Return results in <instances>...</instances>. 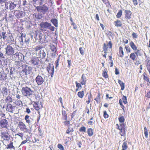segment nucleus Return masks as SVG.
Returning <instances> with one entry per match:
<instances>
[{"label":"nucleus","mask_w":150,"mask_h":150,"mask_svg":"<svg viewBox=\"0 0 150 150\" xmlns=\"http://www.w3.org/2000/svg\"><path fill=\"white\" fill-rule=\"evenodd\" d=\"M79 131L80 132H86V128L84 126L81 127L79 128Z\"/></svg>","instance_id":"nucleus-40"},{"label":"nucleus","mask_w":150,"mask_h":150,"mask_svg":"<svg viewBox=\"0 0 150 150\" xmlns=\"http://www.w3.org/2000/svg\"><path fill=\"white\" fill-rule=\"evenodd\" d=\"M107 46L109 47V48L110 49H111L112 48V44L111 41H110L108 42L107 44Z\"/></svg>","instance_id":"nucleus-63"},{"label":"nucleus","mask_w":150,"mask_h":150,"mask_svg":"<svg viewBox=\"0 0 150 150\" xmlns=\"http://www.w3.org/2000/svg\"><path fill=\"white\" fill-rule=\"evenodd\" d=\"M115 26L117 27H120L122 25V23L121 21L118 20L114 22Z\"/></svg>","instance_id":"nucleus-28"},{"label":"nucleus","mask_w":150,"mask_h":150,"mask_svg":"<svg viewBox=\"0 0 150 150\" xmlns=\"http://www.w3.org/2000/svg\"><path fill=\"white\" fill-rule=\"evenodd\" d=\"M7 146V149L13 148L14 147V146L13 145V142H11L9 144H8Z\"/></svg>","instance_id":"nucleus-54"},{"label":"nucleus","mask_w":150,"mask_h":150,"mask_svg":"<svg viewBox=\"0 0 150 150\" xmlns=\"http://www.w3.org/2000/svg\"><path fill=\"white\" fill-rule=\"evenodd\" d=\"M84 91H79L78 93V96L79 98H82L84 95Z\"/></svg>","instance_id":"nucleus-36"},{"label":"nucleus","mask_w":150,"mask_h":150,"mask_svg":"<svg viewBox=\"0 0 150 150\" xmlns=\"http://www.w3.org/2000/svg\"><path fill=\"white\" fill-rule=\"evenodd\" d=\"M39 1V5H40L42 4L43 2L44 1V0H33V1L34 3H36L38 1Z\"/></svg>","instance_id":"nucleus-55"},{"label":"nucleus","mask_w":150,"mask_h":150,"mask_svg":"<svg viewBox=\"0 0 150 150\" xmlns=\"http://www.w3.org/2000/svg\"><path fill=\"white\" fill-rule=\"evenodd\" d=\"M122 14V11L121 10H120L116 15V17L117 18H120Z\"/></svg>","instance_id":"nucleus-46"},{"label":"nucleus","mask_w":150,"mask_h":150,"mask_svg":"<svg viewBox=\"0 0 150 150\" xmlns=\"http://www.w3.org/2000/svg\"><path fill=\"white\" fill-rule=\"evenodd\" d=\"M46 52H47V50L45 49L44 50L41 49L38 54V57L42 59L45 58L46 56Z\"/></svg>","instance_id":"nucleus-11"},{"label":"nucleus","mask_w":150,"mask_h":150,"mask_svg":"<svg viewBox=\"0 0 150 150\" xmlns=\"http://www.w3.org/2000/svg\"><path fill=\"white\" fill-rule=\"evenodd\" d=\"M37 16H36V18L38 19H40L44 17V14L40 12H38Z\"/></svg>","instance_id":"nucleus-24"},{"label":"nucleus","mask_w":150,"mask_h":150,"mask_svg":"<svg viewBox=\"0 0 150 150\" xmlns=\"http://www.w3.org/2000/svg\"><path fill=\"white\" fill-rule=\"evenodd\" d=\"M37 103L38 102H35V104L33 105V106L35 108V109L36 110L38 111L39 110L40 108L38 106Z\"/></svg>","instance_id":"nucleus-50"},{"label":"nucleus","mask_w":150,"mask_h":150,"mask_svg":"<svg viewBox=\"0 0 150 150\" xmlns=\"http://www.w3.org/2000/svg\"><path fill=\"white\" fill-rule=\"evenodd\" d=\"M135 53H131L130 55V58L132 59L133 61L135 60V58L136 57V55Z\"/></svg>","instance_id":"nucleus-35"},{"label":"nucleus","mask_w":150,"mask_h":150,"mask_svg":"<svg viewBox=\"0 0 150 150\" xmlns=\"http://www.w3.org/2000/svg\"><path fill=\"white\" fill-rule=\"evenodd\" d=\"M21 92L23 96L28 97L33 94L34 91L30 88L25 87L22 88Z\"/></svg>","instance_id":"nucleus-3"},{"label":"nucleus","mask_w":150,"mask_h":150,"mask_svg":"<svg viewBox=\"0 0 150 150\" xmlns=\"http://www.w3.org/2000/svg\"><path fill=\"white\" fill-rule=\"evenodd\" d=\"M120 129H127L126 127V125L124 123H121L120 124Z\"/></svg>","instance_id":"nucleus-39"},{"label":"nucleus","mask_w":150,"mask_h":150,"mask_svg":"<svg viewBox=\"0 0 150 150\" xmlns=\"http://www.w3.org/2000/svg\"><path fill=\"white\" fill-rule=\"evenodd\" d=\"M29 118H31L28 115H25V120L26 122L28 124H29L30 122Z\"/></svg>","instance_id":"nucleus-37"},{"label":"nucleus","mask_w":150,"mask_h":150,"mask_svg":"<svg viewBox=\"0 0 150 150\" xmlns=\"http://www.w3.org/2000/svg\"><path fill=\"white\" fill-rule=\"evenodd\" d=\"M103 49L105 53H107V52L108 50V48L106 47V45L105 43H104L103 44Z\"/></svg>","instance_id":"nucleus-52"},{"label":"nucleus","mask_w":150,"mask_h":150,"mask_svg":"<svg viewBox=\"0 0 150 150\" xmlns=\"http://www.w3.org/2000/svg\"><path fill=\"white\" fill-rule=\"evenodd\" d=\"M53 66H53L52 64H51L50 63H49L48 66L47 67V70L49 73H50V71L51 69Z\"/></svg>","instance_id":"nucleus-49"},{"label":"nucleus","mask_w":150,"mask_h":150,"mask_svg":"<svg viewBox=\"0 0 150 150\" xmlns=\"http://www.w3.org/2000/svg\"><path fill=\"white\" fill-rule=\"evenodd\" d=\"M135 53L136 54L137 56H141L143 55V51L142 50H138L137 52H135Z\"/></svg>","instance_id":"nucleus-26"},{"label":"nucleus","mask_w":150,"mask_h":150,"mask_svg":"<svg viewBox=\"0 0 150 150\" xmlns=\"http://www.w3.org/2000/svg\"><path fill=\"white\" fill-rule=\"evenodd\" d=\"M6 33V32H3L1 33V34L0 33V36L1 37V38H3L4 39H6V36L5 35V34Z\"/></svg>","instance_id":"nucleus-48"},{"label":"nucleus","mask_w":150,"mask_h":150,"mask_svg":"<svg viewBox=\"0 0 150 150\" xmlns=\"http://www.w3.org/2000/svg\"><path fill=\"white\" fill-rule=\"evenodd\" d=\"M8 123V121L6 119H3L0 121V126L2 128H7Z\"/></svg>","instance_id":"nucleus-12"},{"label":"nucleus","mask_w":150,"mask_h":150,"mask_svg":"<svg viewBox=\"0 0 150 150\" xmlns=\"http://www.w3.org/2000/svg\"><path fill=\"white\" fill-rule=\"evenodd\" d=\"M6 45V46L5 47V54L11 57L14 55H16L18 58L19 60L21 61H22L24 60V56L21 53H15V49L13 48L11 45Z\"/></svg>","instance_id":"nucleus-1"},{"label":"nucleus","mask_w":150,"mask_h":150,"mask_svg":"<svg viewBox=\"0 0 150 150\" xmlns=\"http://www.w3.org/2000/svg\"><path fill=\"white\" fill-rule=\"evenodd\" d=\"M122 147L123 149L126 150L128 147L127 143L126 142H124L122 144Z\"/></svg>","instance_id":"nucleus-47"},{"label":"nucleus","mask_w":150,"mask_h":150,"mask_svg":"<svg viewBox=\"0 0 150 150\" xmlns=\"http://www.w3.org/2000/svg\"><path fill=\"white\" fill-rule=\"evenodd\" d=\"M35 81L38 86L42 85L45 81V77L42 76L38 75L35 79Z\"/></svg>","instance_id":"nucleus-9"},{"label":"nucleus","mask_w":150,"mask_h":150,"mask_svg":"<svg viewBox=\"0 0 150 150\" xmlns=\"http://www.w3.org/2000/svg\"><path fill=\"white\" fill-rule=\"evenodd\" d=\"M145 96L148 98H150V91H148L146 94L145 95Z\"/></svg>","instance_id":"nucleus-64"},{"label":"nucleus","mask_w":150,"mask_h":150,"mask_svg":"<svg viewBox=\"0 0 150 150\" xmlns=\"http://www.w3.org/2000/svg\"><path fill=\"white\" fill-rule=\"evenodd\" d=\"M1 136L2 138H3L4 140H8L10 139V137L8 135H6V133L5 132H1Z\"/></svg>","instance_id":"nucleus-17"},{"label":"nucleus","mask_w":150,"mask_h":150,"mask_svg":"<svg viewBox=\"0 0 150 150\" xmlns=\"http://www.w3.org/2000/svg\"><path fill=\"white\" fill-rule=\"evenodd\" d=\"M6 74L4 71H1L0 72V80L4 81L6 79Z\"/></svg>","instance_id":"nucleus-13"},{"label":"nucleus","mask_w":150,"mask_h":150,"mask_svg":"<svg viewBox=\"0 0 150 150\" xmlns=\"http://www.w3.org/2000/svg\"><path fill=\"white\" fill-rule=\"evenodd\" d=\"M57 147L61 150H64V148L63 146L61 144H58Z\"/></svg>","instance_id":"nucleus-58"},{"label":"nucleus","mask_w":150,"mask_h":150,"mask_svg":"<svg viewBox=\"0 0 150 150\" xmlns=\"http://www.w3.org/2000/svg\"><path fill=\"white\" fill-rule=\"evenodd\" d=\"M14 14L18 18H21L24 17L25 15L24 11H20L18 10L14 11Z\"/></svg>","instance_id":"nucleus-8"},{"label":"nucleus","mask_w":150,"mask_h":150,"mask_svg":"<svg viewBox=\"0 0 150 150\" xmlns=\"http://www.w3.org/2000/svg\"><path fill=\"white\" fill-rule=\"evenodd\" d=\"M15 72V68L14 67H11L10 69V77H11V76H12V77Z\"/></svg>","instance_id":"nucleus-25"},{"label":"nucleus","mask_w":150,"mask_h":150,"mask_svg":"<svg viewBox=\"0 0 150 150\" xmlns=\"http://www.w3.org/2000/svg\"><path fill=\"white\" fill-rule=\"evenodd\" d=\"M51 22L55 27L58 26V21L56 18H53L51 20Z\"/></svg>","instance_id":"nucleus-22"},{"label":"nucleus","mask_w":150,"mask_h":150,"mask_svg":"<svg viewBox=\"0 0 150 150\" xmlns=\"http://www.w3.org/2000/svg\"><path fill=\"white\" fill-rule=\"evenodd\" d=\"M119 50V52L117 54L120 57L122 58L123 57L124 55L122 47L121 46L120 47Z\"/></svg>","instance_id":"nucleus-20"},{"label":"nucleus","mask_w":150,"mask_h":150,"mask_svg":"<svg viewBox=\"0 0 150 150\" xmlns=\"http://www.w3.org/2000/svg\"><path fill=\"white\" fill-rule=\"evenodd\" d=\"M17 4V1L12 2L9 1L8 2H6L5 3L4 8L5 9L3 10V11L6 13L8 9L11 11L15 8Z\"/></svg>","instance_id":"nucleus-2"},{"label":"nucleus","mask_w":150,"mask_h":150,"mask_svg":"<svg viewBox=\"0 0 150 150\" xmlns=\"http://www.w3.org/2000/svg\"><path fill=\"white\" fill-rule=\"evenodd\" d=\"M6 110L10 112H12L13 106L10 103H7L6 108Z\"/></svg>","instance_id":"nucleus-21"},{"label":"nucleus","mask_w":150,"mask_h":150,"mask_svg":"<svg viewBox=\"0 0 150 150\" xmlns=\"http://www.w3.org/2000/svg\"><path fill=\"white\" fill-rule=\"evenodd\" d=\"M125 18L126 19H129L131 18V16L132 14L131 12L129 10H125Z\"/></svg>","instance_id":"nucleus-14"},{"label":"nucleus","mask_w":150,"mask_h":150,"mask_svg":"<svg viewBox=\"0 0 150 150\" xmlns=\"http://www.w3.org/2000/svg\"><path fill=\"white\" fill-rule=\"evenodd\" d=\"M71 126H72V125H71L69 126L68 128L66 131L67 134H69L70 132L74 131L73 128L71 127Z\"/></svg>","instance_id":"nucleus-30"},{"label":"nucleus","mask_w":150,"mask_h":150,"mask_svg":"<svg viewBox=\"0 0 150 150\" xmlns=\"http://www.w3.org/2000/svg\"><path fill=\"white\" fill-rule=\"evenodd\" d=\"M21 67L22 69V71L23 73H24L26 75L30 74V71L32 70V68L30 67H29L28 66L25 64L21 65L20 66Z\"/></svg>","instance_id":"nucleus-7"},{"label":"nucleus","mask_w":150,"mask_h":150,"mask_svg":"<svg viewBox=\"0 0 150 150\" xmlns=\"http://www.w3.org/2000/svg\"><path fill=\"white\" fill-rule=\"evenodd\" d=\"M144 134L145 137L147 138L148 137V132L147 128L146 127H144Z\"/></svg>","instance_id":"nucleus-41"},{"label":"nucleus","mask_w":150,"mask_h":150,"mask_svg":"<svg viewBox=\"0 0 150 150\" xmlns=\"http://www.w3.org/2000/svg\"><path fill=\"white\" fill-rule=\"evenodd\" d=\"M79 50L81 54L82 55H83L84 54V51L83 49V48L80 47L79 48Z\"/></svg>","instance_id":"nucleus-62"},{"label":"nucleus","mask_w":150,"mask_h":150,"mask_svg":"<svg viewBox=\"0 0 150 150\" xmlns=\"http://www.w3.org/2000/svg\"><path fill=\"white\" fill-rule=\"evenodd\" d=\"M18 40L19 42L20 43V46L21 47L23 46L24 43V36L23 37L22 35H21V36L19 37V38H18Z\"/></svg>","instance_id":"nucleus-19"},{"label":"nucleus","mask_w":150,"mask_h":150,"mask_svg":"<svg viewBox=\"0 0 150 150\" xmlns=\"http://www.w3.org/2000/svg\"><path fill=\"white\" fill-rule=\"evenodd\" d=\"M18 125L20 129L22 131H23L24 132H28L29 133H30V132L29 131L30 130L27 128L25 125L22 122H19Z\"/></svg>","instance_id":"nucleus-10"},{"label":"nucleus","mask_w":150,"mask_h":150,"mask_svg":"<svg viewBox=\"0 0 150 150\" xmlns=\"http://www.w3.org/2000/svg\"><path fill=\"white\" fill-rule=\"evenodd\" d=\"M50 49L51 50L54 52H55L57 51V49L56 47L54 45H52L51 46Z\"/></svg>","instance_id":"nucleus-45"},{"label":"nucleus","mask_w":150,"mask_h":150,"mask_svg":"<svg viewBox=\"0 0 150 150\" xmlns=\"http://www.w3.org/2000/svg\"><path fill=\"white\" fill-rule=\"evenodd\" d=\"M40 26L42 30L49 29L52 31L54 30L55 28L52 26L51 23L47 21L42 22L40 24Z\"/></svg>","instance_id":"nucleus-4"},{"label":"nucleus","mask_w":150,"mask_h":150,"mask_svg":"<svg viewBox=\"0 0 150 150\" xmlns=\"http://www.w3.org/2000/svg\"><path fill=\"white\" fill-rule=\"evenodd\" d=\"M118 83L120 84L122 90H123L125 88V83L120 80H118Z\"/></svg>","instance_id":"nucleus-23"},{"label":"nucleus","mask_w":150,"mask_h":150,"mask_svg":"<svg viewBox=\"0 0 150 150\" xmlns=\"http://www.w3.org/2000/svg\"><path fill=\"white\" fill-rule=\"evenodd\" d=\"M100 95L99 93H98L97 96L95 99V100L97 103H99L100 102Z\"/></svg>","instance_id":"nucleus-38"},{"label":"nucleus","mask_w":150,"mask_h":150,"mask_svg":"<svg viewBox=\"0 0 150 150\" xmlns=\"http://www.w3.org/2000/svg\"><path fill=\"white\" fill-rule=\"evenodd\" d=\"M129 45L131 48L134 50H137V48L132 41H131L129 43Z\"/></svg>","instance_id":"nucleus-31"},{"label":"nucleus","mask_w":150,"mask_h":150,"mask_svg":"<svg viewBox=\"0 0 150 150\" xmlns=\"http://www.w3.org/2000/svg\"><path fill=\"white\" fill-rule=\"evenodd\" d=\"M44 35L43 39L44 40L43 43L47 42L48 41V38L49 37V36L47 34Z\"/></svg>","instance_id":"nucleus-33"},{"label":"nucleus","mask_w":150,"mask_h":150,"mask_svg":"<svg viewBox=\"0 0 150 150\" xmlns=\"http://www.w3.org/2000/svg\"><path fill=\"white\" fill-rule=\"evenodd\" d=\"M75 83L76 84V88H79L81 89L82 88V86L80 83H78L77 81H76Z\"/></svg>","instance_id":"nucleus-56"},{"label":"nucleus","mask_w":150,"mask_h":150,"mask_svg":"<svg viewBox=\"0 0 150 150\" xmlns=\"http://www.w3.org/2000/svg\"><path fill=\"white\" fill-rule=\"evenodd\" d=\"M9 92V90L6 87H4L2 89V93L4 96H6Z\"/></svg>","instance_id":"nucleus-15"},{"label":"nucleus","mask_w":150,"mask_h":150,"mask_svg":"<svg viewBox=\"0 0 150 150\" xmlns=\"http://www.w3.org/2000/svg\"><path fill=\"white\" fill-rule=\"evenodd\" d=\"M102 1L106 5L107 7L108 8L111 7V6L109 3L108 0H102Z\"/></svg>","instance_id":"nucleus-42"},{"label":"nucleus","mask_w":150,"mask_h":150,"mask_svg":"<svg viewBox=\"0 0 150 150\" xmlns=\"http://www.w3.org/2000/svg\"><path fill=\"white\" fill-rule=\"evenodd\" d=\"M48 7L45 4L39 5L36 7L35 9L38 12L42 13L43 14H46L48 11Z\"/></svg>","instance_id":"nucleus-5"},{"label":"nucleus","mask_w":150,"mask_h":150,"mask_svg":"<svg viewBox=\"0 0 150 150\" xmlns=\"http://www.w3.org/2000/svg\"><path fill=\"white\" fill-rule=\"evenodd\" d=\"M103 116L105 118H107L109 117L108 114H107L106 111H104L103 112Z\"/></svg>","instance_id":"nucleus-59"},{"label":"nucleus","mask_w":150,"mask_h":150,"mask_svg":"<svg viewBox=\"0 0 150 150\" xmlns=\"http://www.w3.org/2000/svg\"><path fill=\"white\" fill-rule=\"evenodd\" d=\"M87 132L88 135L89 137L92 136L93 134V130L91 128H88V129Z\"/></svg>","instance_id":"nucleus-27"},{"label":"nucleus","mask_w":150,"mask_h":150,"mask_svg":"<svg viewBox=\"0 0 150 150\" xmlns=\"http://www.w3.org/2000/svg\"><path fill=\"white\" fill-rule=\"evenodd\" d=\"M80 82L81 83L82 85H85L86 83V79L84 76V74H82Z\"/></svg>","instance_id":"nucleus-16"},{"label":"nucleus","mask_w":150,"mask_h":150,"mask_svg":"<svg viewBox=\"0 0 150 150\" xmlns=\"http://www.w3.org/2000/svg\"><path fill=\"white\" fill-rule=\"evenodd\" d=\"M146 75H147L145 73H144V74H143L144 79V80H145L146 81L149 82V77H147L146 76Z\"/></svg>","instance_id":"nucleus-44"},{"label":"nucleus","mask_w":150,"mask_h":150,"mask_svg":"<svg viewBox=\"0 0 150 150\" xmlns=\"http://www.w3.org/2000/svg\"><path fill=\"white\" fill-rule=\"evenodd\" d=\"M103 76L105 78H107L108 77V75L107 74V72L106 71H103Z\"/></svg>","instance_id":"nucleus-60"},{"label":"nucleus","mask_w":150,"mask_h":150,"mask_svg":"<svg viewBox=\"0 0 150 150\" xmlns=\"http://www.w3.org/2000/svg\"><path fill=\"white\" fill-rule=\"evenodd\" d=\"M6 102H11L12 101V99L10 96H7L6 99Z\"/></svg>","instance_id":"nucleus-51"},{"label":"nucleus","mask_w":150,"mask_h":150,"mask_svg":"<svg viewBox=\"0 0 150 150\" xmlns=\"http://www.w3.org/2000/svg\"><path fill=\"white\" fill-rule=\"evenodd\" d=\"M119 122L120 123H123L125 120V119L123 116H120L118 118Z\"/></svg>","instance_id":"nucleus-43"},{"label":"nucleus","mask_w":150,"mask_h":150,"mask_svg":"<svg viewBox=\"0 0 150 150\" xmlns=\"http://www.w3.org/2000/svg\"><path fill=\"white\" fill-rule=\"evenodd\" d=\"M120 132L119 134L120 133V135L122 136H125L126 131H127V129H120Z\"/></svg>","instance_id":"nucleus-32"},{"label":"nucleus","mask_w":150,"mask_h":150,"mask_svg":"<svg viewBox=\"0 0 150 150\" xmlns=\"http://www.w3.org/2000/svg\"><path fill=\"white\" fill-rule=\"evenodd\" d=\"M14 17V16H13L11 14H10L8 17V19L10 21H12L13 20Z\"/></svg>","instance_id":"nucleus-61"},{"label":"nucleus","mask_w":150,"mask_h":150,"mask_svg":"<svg viewBox=\"0 0 150 150\" xmlns=\"http://www.w3.org/2000/svg\"><path fill=\"white\" fill-rule=\"evenodd\" d=\"M42 48V47L41 46H37L35 48H34V50H35V51H38L41 50Z\"/></svg>","instance_id":"nucleus-57"},{"label":"nucleus","mask_w":150,"mask_h":150,"mask_svg":"<svg viewBox=\"0 0 150 150\" xmlns=\"http://www.w3.org/2000/svg\"><path fill=\"white\" fill-rule=\"evenodd\" d=\"M122 101L125 104H126L127 103V98L126 96H123L122 98Z\"/></svg>","instance_id":"nucleus-53"},{"label":"nucleus","mask_w":150,"mask_h":150,"mask_svg":"<svg viewBox=\"0 0 150 150\" xmlns=\"http://www.w3.org/2000/svg\"><path fill=\"white\" fill-rule=\"evenodd\" d=\"M14 38L13 36V35H11L9 36L8 39V42L10 43H11L12 42H13L14 41Z\"/></svg>","instance_id":"nucleus-29"},{"label":"nucleus","mask_w":150,"mask_h":150,"mask_svg":"<svg viewBox=\"0 0 150 150\" xmlns=\"http://www.w3.org/2000/svg\"><path fill=\"white\" fill-rule=\"evenodd\" d=\"M39 61V57L37 56L33 57L30 58L28 63L31 66H35L38 65Z\"/></svg>","instance_id":"nucleus-6"},{"label":"nucleus","mask_w":150,"mask_h":150,"mask_svg":"<svg viewBox=\"0 0 150 150\" xmlns=\"http://www.w3.org/2000/svg\"><path fill=\"white\" fill-rule=\"evenodd\" d=\"M30 38L28 36H26L25 35L24 36V43L27 46H28L30 45Z\"/></svg>","instance_id":"nucleus-18"},{"label":"nucleus","mask_w":150,"mask_h":150,"mask_svg":"<svg viewBox=\"0 0 150 150\" xmlns=\"http://www.w3.org/2000/svg\"><path fill=\"white\" fill-rule=\"evenodd\" d=\"M44 36V35H43L42 33H40L39 35V42L40 43H43L44 42V40H43Z\"/></svg>","instance_id":"nucleus-34"}]
</instances>
